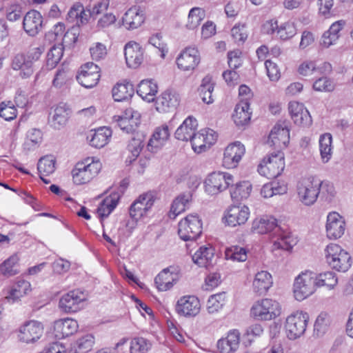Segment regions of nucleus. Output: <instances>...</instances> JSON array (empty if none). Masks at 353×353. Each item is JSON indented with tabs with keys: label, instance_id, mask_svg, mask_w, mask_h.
<instances>
[{
	"label": "nucleus",
	"instance_id": "nucleus-61",
	"mask_svg": "<svg viewBox=\"0 0 353 353\" xmlns=\"http://www.w3.org/2000/svg\"><path fill=\"white\" fill-rule=\"evenodd\" d=\"M316 64L314 61H306L302 63L299 67V72L303 76L314 75L317 77Z\"/></svg>",
	"mask_w": 353,
	"mask_h": 353
},
{
	"label": "nucleus",
	"instance_id": "nucleus-12",
	"mask_svg": "<svg viewBox=\"0 0 353 353\" xmlns=\"http://www.w3.org/2000/svg\"><path fill=\"white\" fill-rule=\"evenodd\" d=\"M86 300V295L79 290H74L64 294L59 301L60 307L65 312H76Z\"/></svg>",
	"mask_w": 353,
	"mask_h": 353
},
{
	"label": "nucleus",
	"instance_id": "nucleus-17",
	"mask_svg": "<svg viewBox=\"0 0 353 353\" xmlns=\"http://www.w3.org/2000/svg\"><path fill=\"white\" fill-rule=\"evenodd\" d=\"M201 60L200 54L195 47L185 48L176 59V64L179 69L183 71L193 70Z\"/></svg>",
	"mask_w": 353,
	"mask_h": 353
},
{
	"label": "nucleus",
	"instance_id": "nucleus-23",
	"mask_svg": "<svg viewBox=\"0 0 353 353\" xmlns=\"http://www.w3.org/2000/svg\"><path fill=\"white\" fill-rule=\"evenodd\" d=\"M43 17L39 12L32 10L23 17V28L30 36L37 35L42 28Z\"/></svg>",
	"mask_w": 353,
	"mask_h": 353
},
{
	"label": "nucleus",
	"instance_id": "nucleus-46",
	"mask_svg": "<svg viewBox=\"0 0 353 353\" xmlns=\"http://www.w3.org/2000/svg\"><path fill=\"white\" fill-rule=\"evenodd\" d=\"M252 189V185L249 181L238 183L230 190L231 197L236 201L247 199L250 195Z\"/></svg>",
	"mask_w": 353,
	"mask_h": 353
},
{
	"label": "nucleus",
	"instance_id": "nucleus-8",
	"mask_svg": "<svg viewBox=\"0 0 353 353\" xmlns=\"http://www.w3.org/2000/svg\"><path fill=\"white\" fill-rule=\"evenodd\" d=\"M234 183V177L227 172H214L204 181L205 191L210 195H216L225 190Z\"/></svg>",
	"mask_w": 353,
	"mask_h": 353
},
{
	"label": "nucleus",
	"instance_id": "nucleus-13",
	"mask_svg": "<svg viewBox=\"0 0 353 353\" xmlns=\"http://www.w3.org/2000/svg\"><path fill=\"white\" fill-rule=\"evenodd\" d=\"M100 69L93 63H87L81 67V71L77 76L78 82L86 88L95 86L100 79Z\"/></svg>",
	"mask_w": 353,
	"mask_h": 353
},
{
	"label": "nucleus",
	"instance_id": "nucleus-40",
	"mask_svg": "<svg viewBox=\"0 0 353 353\" xmlns=\"http://www.w3.org/2000/svg\"><path fill=\"white\" fill-rule=\"evenodd\" d=\"M30 282L25 280H20L12 286L8 294L6 296V299H8V301H12L14 302L30 292Z\"/></svg>",
	"mask_w": 353,
	"mask_h": 353
},
{
	"label": "nucleus",
	"instance_id": "nucleus-11",
	"mask_svg": "<svg viewBox=\"0 0 353 353\" xmlns=\"http://www.w3.org/2000/svg\"><path fill=\"white\" fill-rule=\"evenodd\" d=\"M43 332V326L41 322L31 320L25 322L18 331V339L22 343H31L38 341Z\"/></svg>",
	"mask_w": 353,
	"mask_h": 353
},
{
	"label": "nucleus",
	"instance_id": "nucleus-24",
	"mask_svg": "<svg viewBox=\"0 0 353 353\" xmlns=\"http://www.w3.org/2000/svg\"><path fill=\"white\" fill-rule=\"evenodd\" d=\"M289 112L294 122L302 126H309L312 123V117L309 111L303 105L296 101L290 102Z\"/></svg>",
	"mask_w": 353,
	"mask_h": 353
},
{
	"label": "nucleus",
	"instance_id": "nucleus-9",
	"mask_svg": "<svg viewBox=\"0 0 353 353\" xmlns=\"http://www.w3.org/2000/svg\"><path fill=\"white\" fill-rule=\"evenodd\" d=\"M281 314L279 303L271 299L256 301L251 308V315L261 321H270Z\"/></svg>",
	"mask_w": 353,
	"mask_h": 353
},
{
	"label": "nucleus",
	"instance_id": "nucleus-47",
	"mask_svg": "<svg viewBox=\"0 0 353 353\" xmlns=\"http://www.w3.org/2000/svg\"><path fill=\"white\" fill-rule=\"evenodd\" d=\"M189 200L190 196L185 194H181L176 198L172 204L169 216L175 219L177 215L184 212Z\"/></svg>",
	"mask_w": 353,
	"mask_h": 353
},
{
	"label": "nucleus",
	"instance_id": "nucleus-39",
	"mask_svg": "<svg viewBox=\"0 0 353 353\" xmlns=\"http://www.w3.org/2000/svg\"><path fill=\"white\" fill-rule=\"evenodd\" d=\"M37 169L41 179L45 183H49L50 181L44 178L49 176L55 170V159L52 156H46L41 158L37 164Z\"/></svg>",
	"mask_w": 353,
	"mask_h": 353
},
{
	"label": "nucleus",
	"instance_id": "nucleus-26",
	"mask_svg": "<svg viewBox=\"0 0 353 353\" xmlns=\"http://www.w3.org/2000/svg\"><path fill=\"white\" fill-rule=\"evenodd\" d=\"M240 332L234 330L230 331L225 338L221 339L217 342V349L219 353H234L239 346Z\"/></svg>",
	"mask_w": 353,
	"mask_h": 353
},
{
	"label": "nucleus",
	"instance_id": "nucleus-38",
	"mask_svg": "<svg viewBox=\"0 0 353 353\" xmlns=\"http://www.w3.org/2000/svg\"><path fill=\"white\" fill-rule=\"evenodd\" d=\"M214 88V83L210 75L205 76L201 81L198 92L202 101L206 104H211L214 102L212 92Z\"/></svg>",
	"mask_w": 353,
	"mask_h": 353
},
{
	"label": "nucleus",
	"instance_id": "nucleus-41",
	"mask_svg": "<svg viewBox=\"0 0 353 353\" xmlns=\"http://www.w3.org/2000/svg\"><path fill=\"white\" fill-rule=\"evenodd\" d=\"M95 343L94 336L85 334L78 337L72 345L74 353H88L92 350Z\"/></svg>",
	"mask_w": 353,
	"mask_h": 353
},
{
	"label": "nucleus",
	"instance_id": "nucleus-59",
	"mask_svg": "<svg viewBox=\"0 0 353 353\" xmlns=\"http://www.w3.org/2000/svg\"><path fill=\"white\" fill-rule=\"evenodd\" d=\"M313 88L319 92H332L334 89V85L330 79L323 77L314 81Z\"/></svg>",
	"mask_w": 353,
	"mask_h": 353
},
{
	"label": "nucleus",
	"instance_id": "nucleus-18",
	"mask_svg": "<svg viewBox=\"0 0 353 353\" xmlns=\"http://www.w3.org/2000/svg\"><path fill=\"white\" fill-rule=\"evenodd\" d=\"M326 233L329 239H336L341 237L345 230L344 218L336 212L328 214L326 223Z\"/></svg>",
	"mask_w": 353,
	"mask_h": 353
},
{
	"label": "nucleus",
	"instance_id": "nucleus-27",
	"mask_svg": "<svg viewBox=\"0 0 353 353\" xmlns=\"http://www.w3.org/2000/svg\"><path fill=\"white\" fill-rule=\"evenodd\" d=\"M253 230L259 234L272 233L274 235L281 232L277 220L272 216H263L253 222Z\"/></svg>",
	"mask_w": 353,
	"mask_h": 353
},
{
	"label": "nucleus",
	"instance_id": "nucleus-51",
	"mask_svg": "<svg viewBox=\"0 0 353 353\" xmlns=\"http://www.w3.org/2000/svg\"><path fill=\"white\" fill-rule=\"evenodd\" d=\"M330 323V316L326 312H321L317 316L314 325V332L317 336L323 335Z\"/></svg>",
	"mask_w": 353,
	"mask_h": 353
},
{
	"label": "nucleus",
	"instance_id": "nucleus-4",
	"mask_svg": "<svg viewBox=\"0 0 353 353\" xmlns=\"http://www.w3.org/2000/svg\"><path fill=\"white\" fill-rule=\"evenodd\" d=\"M87 159L84 162L77 163L72 170L73 181L77 185H83L90 182L97 175L101 169L99 161Z\"/></svg>",
	"mask_w": 353,
	"mask_h": 353
},
{
	"label": "nucleus",
	"instance_id": "nucleus-64",
	"mask_svg": "<svg viewBox=\"0 0 353 353\" xmlns=\"http://www.w3.org/2000/svg\"><path fill=\"white\" fill-rule=\"evenodd\" d=\"M231 34L235 42H244L248 37L244 25H236L231 30Z\"/></svg>",
	"mask_w": 353,
	"mask_h": 353
},
{
	"label": "nucleus",
	"instance_id": "nucleus-60",
	"mask_svg": "<svg viewBox=\"0 0 353 353\" xmlns=\"http://www.w3.org/2000/svg\"><path fill=\"white\" fill-rule=\"evenodd\" d=\"M70 79V71L68 69H59L52 81V85L55 88H61Z\"/></svg>",
	"mask_w": 353,
	"mask_h": 353
},
{
	"label": "nucleus",
	"instance_id": "nucleus-15",
	"mask_svg": "<svg viewBox=\"0 0 353 353\" xmlns=\"http://www.w3.org/2000/svg\"><path fill=\"white\" fill-rule=\"evenodd\" d=\"M201 304L195 296L186 295L181 297L176 302V312L185 317H194L200 312Z\"/></svg>",
	"mask_w": 353,
	"mask_h": 353
},
{
	"label": "nucleus",
	"instance_id": "nucleus-5",
	"mask_svg": "<svg viewBox=\"0 0 353 353\" xmlns=\"http://www.w3.org/2000/svg\"><path fill=\"white\" fill-rule=\"evenodd\" d=\"M308 321L309 314L303 311H296L289 315L285 323L287 337L290 340L301 337L306 330Z\"/></svg>",
	"mask_w": 353,
	"mask_h": 353
},
{
	"label": "nucleus",
	"instance_id": "nucleus-42",
	"mask_svg": "<svg viewBox=\"0 0 353 353\" xmlns=\"http://www.w3.org/2000/svg\"><path fill=\"white\" fill-rule=\"evenodd\" d=\"M169 137L170 131L168 125H163L161 127H159L156 129L152 138L150 139L148 147H150L151 150L154 152L153 148H160L168 139Z\"/></svg>",
	"mask_w": 353,
	"mask_h": 353
},
{
	"label": "nucleus",
	"instance_id": "nucleus-31",
	"mask_svg": "<svg viewBox=\"0 0 353 353\" xmlns=\"http://www.w3.org/2000/svg\"><path fill=\"white\" fill-rule=\"evenodd\" d=\"M158 92L157 83L152 79L142 80L138 85L137 92L144 100L151 102Z\"/></svg>",
	"mask_w": 353,
	"mask_h": 353
},
{
	"label": "nucleus",
	"instance_id": "nucleus-3",
	"mask_svg": "<svg viewBox=\"0 0 353 353\" xmlns=\"http://www.w3.org/2000/svg\"><path fill=\"white\" fill-rule=\"evenodd\" d=\"M324 256L326 263L339 272H346L352 265L350 254L336 243H330L326 246Z\"/></svg>",
	"mask_w": 353,
	"mask_h": 353
},
{
	"label": "nucleus",
	"instance_id": "nucleus-36",
	"mask_svg": "<svg viewBox=\"0 0 353 353\" xmlns=\"http://www.w3.org/2000/svg\"><path fill=\"white\" fill-rule=\"evenodd\" d=\"M112 132L106 127L100 128L90 134V145L96 148L104 147L109 141Z\"/></svg>",
	"mask_w": 353,
	"mask_h": 353
},
{
	"label": "nucleus",
	"instance_id": "nucleus-16",
	"mask_svg": "<svg viewBox=\"0 0 353 353\" xmlns=\"http://www.w3.org/2000/svg\"><path fill=\"white\" fill-rule=\"evenodd\" d=\"M245 152L244 145L239 141L228 145L224 151L223 165L228 169L236 168Z\"/></svg>",
	"mask_w": 353,
	"mask_h": 353
},
{
	"label": "nucleus",
	"instance_id": "nucleus-45",
	"mask_svg": "<svg viewBox=\"0 0 353 353\" xmlns=\"http://www.w3.org/2000/svg\"><path fill=\"white\" fill-rule=\"evenodd\" d=\"M134 94L133 85L131 83H117L112 88V97L117 101L128 99Z\"/></svg>",
	"mask_w": 353,
	"mask_h": 353
},
{
	"label": "nucleus",
	"instance_id": "nucleus-35",
	"mask_svg": "<svg viewBox=\"0 0 353 353\" xmlns=\"http://www.w3.org/2000/svg\"><path fill=\"white\" fill-rule=\"evenodd\" d=\"M250 102H239L235 107L232 119L236 125H244L250 119Z\"/></svg>",
	"mask_w": 353,
	"mask_h": 353
},
{
	"label": "nucleus",
	"instance_id": "nucleus-21",
	"mask_svg": "<svg viewBox=\"0 0 353 353\" xmlns=\"http://www.w3.org/2000/svg\"><path fill=\"white\" fill-rule=\"evenodd\" d=\"M143 49L137 42L130 41L125 46V59L126 64L130 68H138L143 61Z\"/></svg>",
	"mask_w": 353,
	"mask_h": 353
},
{
	"label": "nucleus",
	"instance_id": "nucleus-52",
	"mask_svg": "<svg viewBox=\"0 0 353 353\" xmlns=\"http://www.w3.org/2000/svg\"><path fill=\"white\" fill-rule=\"evenodd\" d=\"M19 261L17 255H12L6 260L0 266L1 272L6 276H10L17 274L16 265Z\"/></svg>",
	"mask_w": 353,
	"mask_h": 353
},
{
	"label": "nucleus",
	"instance_id": "nucleus-44",
	"mask_svg": "<svg viewBox=\"0 0 353 353\" xmlns=\"http://www.w3.org/2000/svg\"><path fill=\"white\" fill-rule=\"evenodd\" d=\"M332 137L330 133L322 134L319 139V150L323 163L330 161L332 155Z\"/></svg>",
	"mask_w": 353,
	"mask_h": 353
},
{
	"label": "nucleus",
	"instance_id": "nucleus-53",
	"mask_svg": "<svg viewBox=\"0 0 353 353\" xmlns=\"http://www.w3.org/2000/svg\"><path fill=\"white\" fill-rule=\"evenodd\" d=\"M296 33L294 23L288 21L281 24L277 30V34L282 40H288L293 37Z\"/></svg>",
	"mask_w": 353,
	"mask_h": 353
},
{
	"label": "nucleus",
	"instance_id": "nucleus-54",
	"mask_svg": "<svg viewBox=\"0 0 353 353\" xmlns=\"http://www.w3.org/2000/svg\"><path fill=\"white\" fill-rule=\"evenodd\" d=\"M151 344L144 338L137 337L131 341L130 353H146Z\"/></svg>",
	"mask_w": 353,
	"mask_h": 353
},
{
	"label": "nucleus",
	"instance_id": "nucleus-33",
	"mask_svg": "<svg viewBox=\"0 0 353 353\" xmlns=\"http://www.w3.org/2000/svg\"><path fill=\"white\" fill-rule=\"evenodd\" d=\"M123 25L128 30L136 29L144 21L143 14L137 8H131L126 11L123 18Z\"/></svg>",
	"mask_w": 353,
	"mask_h": 353
},
{
	"label": "nucleus",
	"instance_id": "nucleus-50",
	"mask_svg": "<svg viewBox=\"0 0 353 353\" xmlns=\"http://www.w3.org/2000/svg\"><path fill=\"white\" fill-rule=\"evenodd\" d=\"M316 287L327 286L333 288L338 283L335 273L331 271L325 272L316 276Z\"/></svg>",
	"mask_w": 353,
	"mask_h": 353
},
{
	"label": "nucleus",
	"instance_id": "nucleus-48",
	"mask_svg": "<svg viewBox=\"0 0 353 353\" xmlns=\"http://www.w3.org/2000/svg\"><path fill=\"white\" fill-rule=\"evenodd\" d=\"M225 255L227 259L239 262L245 261L248 258L247 250L244 248L238 245L228 248L225 250Z\"/></svg>",
	"mask_w": 353,
	"mask_h": 353
},
{
	"label": "nucleus",
	"instance_id": "nucleus-2",
	"mask_svg": "<svg viewBox=\"0 0 353 353\" xmlns=\"http://www.w3.org/2000/svg\"><path fill=\"white\" fill-rule=\"evenodd\" d=\"M323 181L314 176L302 178L297 183L296 191L299 201L305 205H312L317 200Z\"/></svg>",
	"mask_w": 353,
	"mask_h": 353
},
{
	"label": "nucleus",
	"instance_id": "nucleus-10",
	"mask_svg": "<svg viewBox=\"0 0 353 353\" xmlns=\"http://www.w3.org/2000/svg\"><path fill=\"white\" fill-rule=\"evenodd\" d=\"M201 232V221L196 214H189L179 223L178 234L183 241L196 240Z\"/></svg>",
	"mask_w": 353,
	"mask_h": 353
},
{
	"label": "nucleus",
	"instance_id": "nucleus-1",
	"mask_svg": "<svg viewBox=\"0 0 353 353\" xmlns=\"http://www.w3.org/2000/svg\"><path fill=\"white\" fill-rule=\"evenodd\" d=\"M41 54L42 50L39 48L32 49L26 54L19 53L12 58L11 67L14 70H20L19 75L22 78H28L39 65Z\"/></svg>",
	"mask_w": 353,
	"mask_h": 353
},
{
	"label": "nucleus",
	"instance_id": "nucleus-28",
	"mask_svg": "<svg viewBox=\"0 0 353 353\" xmlns=\"http://www.w3.org/2000/svg\"><path fill=\"white\" fill-rule=\"evenodd\" d=\"M78 327L79 325L76 320L72 319H61L54 323V335L58 339H63L74 334Z\"/></svg>",
	"mask_w": 353,
	"mask_h": 353
},
{
	"label": "nucleus",
	"instance_id": "nucleus-6",
	"mask_svg": "<svg viewBox=\"0 0 353 353\" xmlns=\"http://www.w3.org/2000/svg\"><path fill=\"white\" fill-rule=\"evenodd\" d=\"M284 168V154L278 150L264 158L258 167V172L268 179H274L281 174Z\"/></svg>",
	"mask_w": 353,
	"mask_h": 353
},
{
	"label": "nucleus",
	"instance_id": "nucleus-25",
	"mask_svg": "<svg viewBox=\"0 0 353 353\" xmlns=\"http://www.w3.org/2000/svg\"><path fill=\"white\" fill-rule=\"evenodd\" d=\"M290 140V131L286 126L277 123L271 130L268 143L278 148L287 147Z\"/></svg>",
	"mask_w": 353,
	"mask_h": 353
},
{
	"label": "nucleus",
	"instance_id": "nucleus-62",
	"mask_svg": "<svg viewBox=\"0 0 353 353\" xmlns=\"http://www.w3.org/2000/svg\"><path fill=\"white\" fill-rule=\"evenodd\" d=\"M6 19L10 21L19 20L22 16V10L20 5L14 3L10 5L6 10Z\"/></svg>",
	"mask_w": 353,
	"mask_h": 353
},
{
	"label": "nucleus",
	"instance_id": "nucleus-57",
	"mask_svg": "<svg viewBox=\"0 0 353 353\" xmlns=\"http://www.w3.org/2000/svg\"><path fill=\"white\" fill-rule=\"evenodd\" d=\"M278 235V239L274 241L273 243V250H279L282 249L284 250H290L294 245V241L291 239L290 236L287 235H283L281 233V231L276 234Z\"/></svg>",
	"mask_w": 353,
	"mask_h": 353
},
{
	"label": "nucleus",
	"instance_id": "nucleus-22",
	"mask_svg": "<svg viewBox=\"0 0 353 353\" xmlns=\"http://www.w3.org/2000/svg\"><path fill=\"white\" fill-rule=\"evenodd\" d=\"M250 215L249 208L245 206H231L225 215L226 223L232 227L245 224Z\"/></svg>",
	"mask_w": 353,
	"mask_h": 353
},
{
	"label": "nucleus",
	"instance_id": "nucleus-37",
	"mask_svg": "<svg viewBox=\"0 0 353 353\" xmlns=\"http://www.w3.org/2000/svg\"><path fill=\"white\" fill-rule=\"evenodd\" d=\"M70 114V109L65 105H59L54 110L50 123L55 129H61L66 124Z\"/></svg>",
	"mask_w": 353,
	"mask_h": 353
},
{
	"label": "nucleus",
	"instance_id": "nucleus-19",
	"mask_svg": "<svg viewBox=\"0 0 353 353\" xmlns=\"http://www.w3.org/2000/svg\"><path fill=\"white\" fill-rule=\"evenodd\" d=\"M179 103V94L176 91L166 90L156 99L155 105L158 112H167L175 110Z\"/></svg>",
	"mask_w": 353,
	"mask_h": 353
},
{
	"label": "nucleus",
	"instance_id": "nucleus-14",
	"mask_svg": "<svg viewBox=\"0 0 353 353\" xmlns=\"http://www.w3.org/2000/svg\"><path fill=\"white\" fill-rule=\"evenodd\" d=\"M216 137L213 130L202 129L199 132H195L190 139L192 149L196 153H201L215 143Z\"/></svg>",
	"mask_w": 353,
	"mask_h": 353
},
{
	"label": "nucleus",
	"instance_id": "nucleus-49",
	"mask_svg": "<svg viewBox=\"0 0 353 353\" xmlns=\"http://www.w3.org/2000/svg\"><path fill=\"white\" fill-rule=\"evenodd\" d=\"M205 17V12L200 8H193L190 10L186 26L188 29L196 28Z\"/></svg>",
	"mask_w": 353,
	"mask_h": 353
},
{
	"label": "nucleus",
	"instance_id": "nucleus-34",
	"mask_svg": "<svg viewBox=\"0 0 353 353\" xmlns=\"http://www.w3.org/2000/svg\"><path fill=\"white\" fill-rule=\"evenodd\" d=\"M176 281V274H173L168 268L162 270L154 279V283L159 291L170 290Z\"/></svg>",
	"mask_w": 353,
	"mask_h": 353
},
{
	"label": "nucleus",
	"instance_id": "nucleus-63",
	"mask_svg": "<svg viewBox=\"0 0 353 353\" xmlns=\"http://www.w3.org/2000/svg\"><path fill=\"white\" fill-rule=\"evenodd\" d=\"M267 74L271 81H276L280 79L281 73L277 65L270 60L265 62Z\"/></svg>",
	"mask_w": 353,
	"mask_h": 353
},
{
	"label": "nucleus",
	"instance_id": "nucleus-43",
	"mask_svg": "<svg viewBox=\"0 0 353 353\" xmlns=\"http://www.w3.org/2000/svg\"><path fill=\"white\" fill-rule=\"evenodd\" d=\"M119 196L118 194H111L105 197L97 208V213L101 218L108 216L111 212L116 208Z\"/></svg>",
	"mask_w": 353,
	"mask_h": 353
},
{
	"label": "nucleus",
	"instance_id": "nucleus-30",
	"mask_svg": "<svg viewBox=\"0 0 353 353\" xmlns=\"http://www.w3.org/2000/svg\"><path fill=\"white\" fill-rule=\"evenodd\" d=\"M272 275L267 271H261L255 274L252 289L258 295L265 294L272 285Z\"/></svg>",
	"mask_w": 353,
	"mask_h": 353
},
{
	"label": "nucleus",
	"instance_id": "nucleus-20",
	"mask_svg": "<svg viewBox=\"0 0 353 353\" xmlns=\"http://www.w3.org/2000/svg\"><path fill=\"white\" fill-rule=\"evenodd\" d=\"M154 201L153 196L150 193L140 195L130 205V216L135 220H138L152 208Z\"/></svg>",
	"mask_w": 353,
	"mask_h": 353
},
{
	"label": "nucleus",
	"instance_id": "nucleus-56",
	"mask_svg": "<svg viewBox=\"0 0 353 353\" xmlns=\"http://www.w3.org/2000/svg\"><path fill=\"white\" fill-rule=\"evenodd\" d=\"M17 111L14 104L11 101L7 103L1 102L0 103V117L6 121H11L17 117Z\"/></svg>",
	"mask_w": 353,
	"mask_h": 353
},
{
	"label": "nucleus",
	"instance_id": "nucleus-7",
	"mask_svg": "<svg viewBox=\"0 0 353 353\" xmlns=\"http://www.w3.org/2000/svg\"><path fill=\"white\" fill-rule=\"evenodd\" d=\"M316 276L311 272H302L296 277L293 285L294 298L303 301L312 295L316 290Z\"/></svg>",
	"mask_w": 353,
	"mask_h": 353
},
{
	"label": "nucleus",
	"instance_id": "nucleus-29",
	"mask_svg": "<svg viewBox=\"0 0 353 353\" xmlns=\"http://www.w3.org/2000/svg\"><path fill=\"white\" fill-rule=\"evenodd\" d=\"M197 127L198 123L196 119L192 116H189L176 129L175 132L176 139L183 141H190Z\"/></svg>",
	"mask_w": 353,
	"mask_h": 353
},
{
	"label": "nucleus",
	"instance_id": "nucleus-58",
	"mask_svg": "<svg viewBox=\"0 0 353 353\" xmlns=\"http://www.w3.org/2000/svg\"><path fill=\"white\" fill-rule=\"evenodd\" d=\"M319 13L325 19H328L334 15L332 8L334 6V0H319Z\"/></svg>",
	"mask_w": 353,
	"mask_h": 353
},
{
	"label": "nucleus",
	"instance_id": "nucleus-55",
	"mask_svg": "<svg viewBox=\"0 0 353 353\" xmlns=\"http://www.w3.org/2000/svg\"><path fill=\"white\" fill-rule=\"evenodd\" d=\"M42 140V133L41 130L37 129H32L28 132L24 146L28 150L34 148L39 145Z\"/></svg>",
	"mask_w": 353,
	"mask_h": 353
},
{
	"label": "nucleus",
	"instance_id": "nucleus-32",
	"mask_svg": "<svg viewBox=\"0 0 353 353\" xmlns=\"http://www.w3.org/2000/svg\"><path fill=\"white\" fill-rule=\"evenodd\" d=\"M214 249L212 247H201L192 256V261L199 267L208 268L213 263Z\"/></svg>",
	"mask_w": 353,
	"mask_h": 353
}]
</instances>
